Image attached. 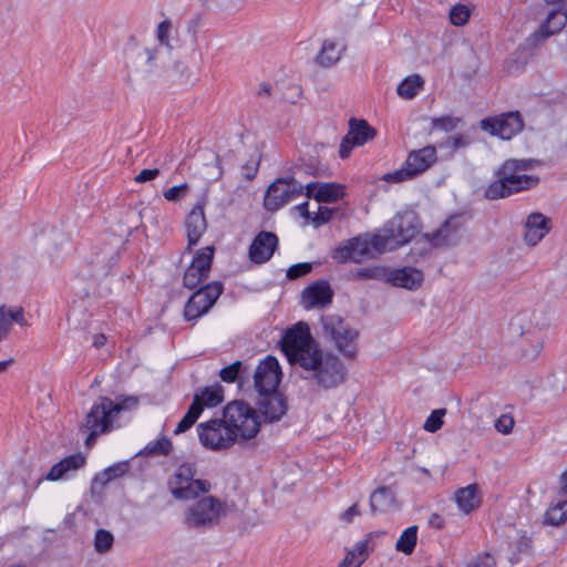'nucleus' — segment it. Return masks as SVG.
<instances>
[{"instance_id": "nucleus-1", "label": "nucleus", "mask_w": 567, "mask_h": 567, "mask_svg": "<svg viewBox=\"0 0 567 567\" xmlns=\"http://www.w3.org/2000/svg\"><path fill=\"white\" fill-rule=\"evenodd\" d=\"M538 165L539 161L532 158L506 159L496 169V179L485 188V198L502 199L535 187L539 183V177L527 172Z\"/></svg>"}, {"instance_id": "nucleus-2", "label": "nucleus", "mask_w": 567, "mask_h": 567, "mask_svg": "<svg viewBox=\"0 0 567 567\" xmlns=\"http://www.w3.org/2000/svg\"><path fill=\"white\" fill-rule=\"evenodd\" d=\"M302 361V378L321 390L336 389L347 380V368L333 353L319 350L316 355Z\"/></svg>"}, {"instance_id": "nucleus-3", "label": "nucleus", "mask_w": 567, "mask_h": 567, "mask_svg": "<svg viewBox=\"0 0 567 567\" xmlns=\"http://www.w3.org/2000/svg\"><path fill=\"white\" fill-rule=\"evenodd\" d=\"M420 230V221L412 210L398 213L384 227L372 236L377 252L394 250L412 240Z\"/></svg>"}, {"instance_id": "nucleus-4", "label": "nucleus", "mask_w": 567, "mask_h": 567, "mask_svg": "<svg viewBox=\"0 0 567 567\" xmlns=\"http://www.w3.org/2000/svg\"><path fill=\"white\" fill-rule=\"evenodd\" d=\"M138 400L135 396H127L118 402H113L110 398H100L86 414L83 427L89 431L85 445L94 444L96 437L109 432L113 426V419L124 410L135 408Z\"/></svg>"}, {"instance_id": "nucleus-5", "label": "nucleus", "mask_w": 567, "mask_h": 567, "mask_svg": "<svg viewBox=\"0 0 567 567\" xmlns=\"http://www.w3.org/2000/svg\"><path fill=\"white\" fill-rule=\"evenodd\" d=\"M280 348L289 363L302 369V360L312 358L319 352V347L310 333L306 322H298L286 330L280 341Z\"/></svg>"}, {"instance_id": "nucleus-6", "label": "nucleus", "mask_w": 567, "mask_h": 567, "mask_svg": "<svg viewBox=\"0 0 567 567\" xmlns=\"http://www.w3.org/2000/svg\"><path fill=\"white\" fill-rule=\"evenodd\" d=\"M322 331L341 355L347 360H355L358 357V339L360 332L349 322L336 315L321 318Z\"/></svg>"}, {"instance_id": "nucleus-7", "label": "nucleus", "mask_w": 567, "mask_h": 567, "mask_svg": "<svg viewBox=\"0 0 567 567\" xmlns=\"http://www.w3.org/2000/svg\"><path fill=\"white\" fill-rule=\"evenodd\" d=\"M223 420L234 430L236 440L240 443L254 439L260 430L256 411L241 401L228 403L224 409Z\"/></svg>"}, {"instance_id": "nucleus-8", "label": "nucleus", "mask_w": 567, "mask_h": 567, "mask_svg": "<svg viewBox=\"0 0 567 567\" xmlns=\"http://www.w3.org/2000/svg\"><path fill=\"white\" fill-rule=\"evenodd\" d=\"M194 463L181 464L167 482V487L174 498L189 501L210 491V483L206 480H196Z\"/></svg>"}, {"instance_id": "nucleus-9", "label": "nucleus", "mask_w": 567, "mask_h": 567, "mask_svg": "<svg viewBox=\"0 0 567 567\" xmlns=\"http://www.w3.org/2000/svg\"><path fill=\"white\" fill-rule=\"evenodd\" d=\"M225 515L226 506L220 499L205 496L187 508L184 523L188 528L207 529L218 525Z\"/></svg>"}, {"instance_id": "nucleus-10", "label": "nucleus", "mask_w": 567, "mask_h": 567, "mask_svg": "<svg viewBox=\"0 0 567 567\" xmlns=\"http://www.w3.org/2000/svg\"><path fill=\"white\" fill-rule=\"evenodd\" d=\"M436 148L433 145L411 151L403 166L400 169L385 174L383 181L401 183L413 179L429 169L436 162Z\"/></svg>"}, {"instance_id": "nucleus-11", "label": "nucleus", "mask_w": 567, "mask_h": 567, "mask_svg": "<svg viewBox=\"0 0 567 567\" xmlns=\"http://www.w3.org/2000/svg\"><path fill=\"white\" fill-rule=\"evenodd\" d=\"M197 433L202 445L210 451L228 450L237 442L236 433L223 419H212L198 424Z\"/></svg>"}, {"instance_id": "nucleus-12", "label": "nucleus", "mask_w": 567, "mask_h": 567, "mask_svg": "<svg viewBox=\"0 0 567 567\" xmlns=\"http://www.w3.org/2000/svg\"><path fill=\"white\" fill-rule=\"evenodd\" d=\"M305 186L295 178H277L271 183L264 198V206L269 212H276L287 203L301 196Z\"/></svg>"}, {"instance_id": "nucleus-13", "label": "nucleus", "mask_w": 567, "mask_h": 567, "mask_svg": "<svg viewBox=\"0 0 567 567\" xmlns=\"http://www.w3.org/2000/svg\"><path fill=\"white\" fill-rule=\"evenodd\" d=\"M224 287L219 281H213L196 290L187 300L184 308L186 320H196L207 313L223 293Z\"/></svg>"}, {"instance_id": "nucleus-14", "label": "nucleus", "mask_w": 567, "mask_h": 567, "mask_svg": "<svg viewBox=\"0 0 567 567\" xmlns=\"http://www.w3.org/2000/svg\"><path fill=\"white\" fill-rule=\"evenodd\" d=\"M371 249H373L372 236L359 235L341 243L333 249L331 257L341 264L347 261L359 264L371 257Z\"/></svg>"}, {"instance_id": "nucleus-15", "label": "nucleus", "mask_w": 567, "mask_h": 567, "mask_svg": "<svg viewBox=\"0 0 567 567\" xmlns=\"http://www.w3.org/2000/svg\"><path fill=\"white\" fill-rule=\"evenodd\" d=\"M214 254V246H206L197 250L184 274L183 285L185 288L195 289L203 280L208 278Z\"/></svg>"}, {"instance_id": "nucleus-16", "label": "nucleus", "mask_w": 567, "mask_h": 567, "mask_svg": "<svg viewBox=\"0 0 567 567\" xmlns=\"http://www.w3.org/2000/svg\"><path fill=\"white\" fill-rule=\"evenodd\" d=\"M480 125L483 131L489 132L492 135L502 140H511L523 130L524 122L519 112L515 111L484 118Z\"/></svg>"}, {"instance_id": "nucleus-17", "label": "nucleus", "mask_w": 567, "mask_h": 567, "mask_svg": "<svg viewBox=\"0 0 567 567\" xmlns=\"http://www.w3.org/2000/svg\"><path fill=\"white\" fill-rule=\"evenodd\" d=\"M375 134V130L365 120L351 117L349 120V131L340 143V157H349L353 147L364 145L373 140Z\"/></svg>"}, {"instance_id": "nucleus-18", "label": "nucleus", "mask_w": 567, "mask_h": 567, "mask_svg": "<svg viewBox=\"0 0 567 567\" xmlns=\"http://www.w3.org/2000/svg\"><path fill=\"white\" fill-rule=\"evenodd\" d=\"M281 379V370L278 360L268 355L262 360L255 371V389L258 394H268L277 391Z\"/></svg>"}, {"instance_id": "nucleus-19", "label": "nucleus", "mask_w": 567, "mask_h": 567, "mask_svg": "<svg viewBox=\"0 0 567 567\" xmlns=\"http://www.w3.org/2000/svg\"><path fill=\"white\" fill-rule=\"evenodd\" d=\"M463 228L461 216L454 215L447 218L439 229L427 234L426 237L434 247H447L461 240Z\"/></svg>"}, {"instance_id": "nucleus-20", "label": "nucleus", "mask_w": 567, "mask_h": 567, "mask_svg": "<svg viewBox=\"0 0 567 567\" xmlns=\"http://www.w3.org/2000/svg\"><path fill=\"white\" fill-rule=\"evenodd\" d=\"M278 247V237L275 233L262 230L256 235L249 246V259L257 265L265 264Z\"/></svg>"}, {"instance_id": "nucleus-21", "label": "nucleus", "mask_w": 567, "mask_h": 567, "mask_svg": "<svg viewBox=\"0 0 567 567\" xmlns=\"http://www.w3.org/2000/svg\"><path fill=\"white\" fill-rule=\"evenodd\" d=\"M333 291L330 285L324 281H316L306 287L301 293V305L306 309L326 308L332 302Z\"/></svg>"}, {"instance_id": "nucleus-22", "label": "nucleus", "mask_w": 567, "mask_h": 567, "mask_svg": "<svg viewBox=\"0 0 567 567\" xmlns=\"http://www.w3.org/2000/svg\"><path fill=\"white\" fill-rule=\"evenodd\" d=\"M207 226L204 205H195L185 219V229L187 235L186 250L190 251L192 248L199 243L202 236L207 229Z\"/></svg>"}, {"instance_id": "nucleus-23", "label": "nucleus", "mask_w": 567, "mask_h": 567, "mask_svg": "<svg viewBox=\"0 0 567 567\" xmlns=\"http://www.w3.org/2000/svg\"><path fill=\"white\" fill-rule=\"evenodd\" d=\"M257 406L267 422L278 421L287 412L286 399L278 391L259 394Z\"/></svg>"}, {"instance_id": "nucleus-24", "label": "nucleus", "mask_w": 567, "mask_h": 567, "mask_svg": "<svg viewBox=\"0 0 567 567\" xmlns=\"http://www.w3.org/2000/svg\"><path fill=\"white\" fill-rule=\"evenodd\" d=\"M306 196L313 197L318 203H336L346 195V186L337 183H308Z\"/></svg>"}, {"instance_id": "nucleus-25", "label": "nucleus", "mask_w": 567, "mask_h": 567, "mask_svg": "<svg viewBox=\"0 0 567 567\" xmlns=\"http://www.w3.org/2000/svg\"><path fill=\"white\" fill-rule=\"evenodd\" d=\"M385 280L394 287L415 290L422 286L424 275L414 267H403L386 274Z\"/></svg>"}, {"instance_id": "nucleus-26", "label": "nucleus", "mask_w": 567, "mask_h": 567, "mask_svg": "<svg viewBox=\"0 0 567 567\" xmlns=\"http://www.w3.org/2000/svg\"><path fill=\"white\" fill-rule=\"evenodd\" d=\"M524 240L528 246L537 245L550 230V219L540 213H532L525 223Z\"/></svg>"}, {"instance_id": "nucleus-27", "label": "nucleus", "mask_w": 567, "mask_h": 567, "mask_svg": "<svg viewBox=\"0 0 567 567\" xmlns=\"http://www.w3.org/2000/svg\"><path fill=\"white\" fill-rule=\"evenodd\" d=\"M85 465V456L81 453L69 455L55 463L45 475V478L55 482L66 478L70 473L76 472Z\"/></svg>"}, {"instance_id": "nucleus-28", "label": "nucleus", "mask_w": 567, "mask_h": 567, "mask_svg": "<svg viewBox=\"0 0 567 567\" xmlns=\"http://www.w3.org/2000/svg\"><path fill=\"white\" fill-rule=\"evenodd\" d=\"M567 23V17L560 9L551 10L547 19L540 24L539 29L534 33L536 39H548L559 33Z\"/></svg>"}, {"instance_id": "nucleus-29", "label": "nucleus", "mask_w": 567, "mask_h": 567, "mask_svg": "<svg viewBox=\"0 0 567 567\" xmlns=\"http://www.w3.org/2000/svg\"><path fill=\"white\" fill-rule=\"evenodd\" d=\"M477 485L471 484L455 492L454 499L463 514H471L481 506V498L477 495Z\"/></svg>"}, {"instance_id": "nucleus-30", "label": "nucleus", "mask_w": 567, "mask_h": 567, "mask_svg": "<svg viewBox=\"0 0 567 567\" xmlns=\"http://www.w3.org/2000/svg\"><path fill=\"white\" fill-rule=\"evenodd\" d=\"M344 44L336 41L327 40L317 56V62L321 66L329 68L337 63L344 50Z\"/></svg>"}, {"instance_id": "nucleus-31", "label": "nucleus", "mask_w": 567, "mask_h": 567, "mask_svg": "<svg viewBox=\"0 0 567 567\" xmlns=\"http://www.w3.org/2000/svg\"><path fill=\"white\" fill-rule=\"evenodd\" d=\"M394 494L389 487H380L370 496V508L373 513L386 512L394 506Z\"/></svg>"}, {"instance_id": "nucleus-32", "label": "nucleus", "mask_w": 567, "mask_h": 567, "mask_svg": "<svg viewBox=\"0 0 567 567\" xmlns=\"http://www.w3.org/2000/svg\"><path fill=\"white\" fill-rule=\"evenodd\" d=\"M567 522V497L553 504L544 514V524L560 526Z\"/></svg>"}, {"instance_id": "nucleus-33", "label": "nucleus", "mask_w": 567, "mask_h": 567, "mask_svg": "<svg viewBox=\"0 0 567 567\" xmlns=\"http://www.w3.org/2000/svg\"><path fill=\"white\" fill-rule=\"evenodd\" d=\"M371 534L365 539L358 542L352 549H350L343 561L351 565V567H360L369 556V542Z\"/></svg>"}, {"instance_id": "nucleus-34", "label": "nucleus", "mask_w": 567, "mask_h": 567, "mask_svg": "<svg viewBox=\"0 0 567 567\" xmlns=\"http://www.w3.org/2000/svg\"><path fill=\"white\" fill-rule=\"evenodd\" d=\"M194 399H199L202 411L204 408H215L223 401V388L220 385L204 388L195 394Z\"/></svg>"}, {"instance_id": "nucleus-35", "label": "nucleus", "mask_w": 567, "mask_h": 567, "mask_svg": "<svg viewBox=\"0 0 567 567\" xmlns=\"http://www.w3.org/2000/svg\"><path fill=\"white\" fill-rule=\"evenodd\" d=\"M424 80L419 74L405 78L396 89L398 94L406 100L413 99L423 87Z\"/></svg>"}, {"instance_id": "nucleus-36", "label": "nucleus", "mask_w": 567, "mask_h": 567, "mask_svg": "<svg viewBox=\"0 0 567 567\" xmlns=\"http://www.w3.org/2000/svg\"><path fill=\"white\" fill-rule=\"evenodd\" d=\"M128 470H130L128 462H120V463L109 466L103 472L99 473L95 476L94 481L96 483H100L101 485H106L111 481L124 476L128 472Z\"/></svg>"}, {"instance_id": "nucleus-37", "label": "nucleus", "mask_w": 567, "mask_h": 567, "mask_svg": "<svg viewBox=\"0 0 567 567\" xmlns=\"http://www.w3.org/2000/svg\"><path fill=\"white\" fill-rule=\"evenodd\" d=\"M202 414L199 399H194L184 417L177 424L174 434H181L189 430Z\"/></svg>"}, {"instance_id": "nucleus-38", "label": "nucleus", "mask_w": 567, "mask_h": 567, "mask_svg": "<svg viewBox=\"0 0 567 567\" xmlns=\"http://www.w3.org/2000/svg\"><path fill=\"white\" fill-rule=\"evenodd\" d=\"M417 540V527L410 526L403 530L401 536L399 537L395 549L405 555H410L413 553Z\"/></svg>"}, {"instance_id": "nucleus-39", "label": "nucleus", "mask_w": 567, "mask_h": 567, "mask_svg": "<svg viewBox=\"0 0 567 567\" xmlns=\"http://www.w3.org/2000/svg\"><path fill=\"white\" fill-rule=\"evenodd\" d=\"M544 341L539 338L530 340L529 342H523L520 348V359L525 362L534 361L542 352Z\"/></svg>"}, {"instance_id": "nucleus-40", "label": "nucleus", "mask_w": 567, "mask_h": 567, "mask_svg": "<svg viewBox=\"0 0 567 567\" xmlns=\"http://www.w3.org/2000/svg\"><path fill=\"white\" fill-rule=\"evenodd\" d=\"M114 536L106 529H97L94 536V548L99 554L107 553L112 549Z\"/></svg>"}, {"instance_id": "nucleus-41", "label": "nucleus", "mask_w": 567, "mask_h": 567, "mask_svg": "<svg viewBox=\"0 0 567 567\" xmlns=\"http://www.w3.org/2000/svg\"><path fill=\"white\" fill-rule=\"evenodd\" d=\"M173 449V444L169 439L162 437L154 442H150L145 449L144 453L147 455H168Z\"/></svg>"}, {"instance_id": "nucleus-42", "label": "nucleus", "mask_w": 567, "mask_h": 567, "mask_svg": "<svg viewBox=\"0 0 567 567\" xmlns=\"http://www.w3.org/2000/svg\"><path fill=\"white\" fill-rule=\"evenodd\" d=\"M461 123V118L452 115H444L441 117H434L431 121V128L443 132H451L457 127Z\"/></svg>"}, {"instance_id": "nucleus-43", "label": "nucleus", "mask_w": 567, "mask_h": 567, "mask_svg": "<svg viewBox=\"0 0 567 567\" xmlns=\"http://www.w3.org/2000/svg\"><path fill=\"white\" fill-rule=\"evenodd\" d=\"M172 28V22L169 20H164L157 25L156 30V38L159 45L165 48L168 52H171L174 48L169 38Z\"/></svg>"}, {"instance_id": "nucleus-44", "label": "nucleus", "mask_w": 567, "mask_h": 567, "mask_svg": "<svg viewBox=\"0 0 567 567\" xmlns=\"http://www.w3.org/2000/svg\"><path fill=\"white\" fill-rule=\"evenodd\" d=\"M446 415V409H436L431 412L424 422L423 429L427 432L435 433L443 425V419Z\"/></svg>"}, {"instance_id": "nucleus-45", "label": "nucleus", "mask_w": 567, "mask_h": 567, "mask_svg": "<svg viewBox=\"0 0 567 567\" xmlns=\"http://www.w3.org/2000/svg\"><path fill=\"white\" fill-rule=\"evenodd\" d=\"M470 19V9L464 4H455L450 10V21L453 25H464Z\"/></svg>"}, {"instance_id": "nucleus-46", "label": "nucleus", "mask_w": 567, "mask_h": 567, "mask_svg": "<svg viewBox=\"0 0 567 567\" xmlns=\"http://www.w3.org/2000/svg\"><path fill=\"white\" fill-rule=\"evenodd\" d=\"M355 279L368 280V279H383L386 278V272L383 268L378 266L359 268L353 274Z\"/></svg>"}, {"instance_id": "nucleus-47", "label": "nucleus", "mask_w": 567, "mask_h": 567, "mask_svg": "<svg viewBox=\"0 0 567 567\" xmlns=\"http://www.w3.org/2000/svg\"><path fill=\"white\" fill-rule=\"evenodd\" d=\"M0 310L3 311L4 319H7V321L10 324H12L13 322L19 323L20 326L25 324L23 308H21V307L8 308L7 306L2 305L0 307Z\"/></svg>"}, {"instance_id": "nucleus-48", "label": "nucleus", "mask_w": 567, "mask_h": 567, "mask_svg": "<svg viewBox=\"0 0 567 567\" xmlns=\"http://www.w3.org/2000/svg\"><path fill=\"white\" fill-rule=\"evenodd\" d=\"M311 269L312 264L310 262L296 264L288 268L286 276L290 280H296L308 275L311 271Z\"/></svg>"}, {"instance_id": "nucleus-49", "label": "nucleus", "mask_w": 567, "mask_h": 567, "mask_svg": "<svg viewBox=\"0 0 567 567\" xmlns=\"http://www.w3.org/2000/svg\"><path fill=\"white\" fill-rule=\"evenodd\" d=\"M240 368H241V362L236 361V362L231 363L230 365L223 368L219 372V377L224 382L231 383L237 379V377L240 372Z\"/></svg>"}, {"instance_id": "nucleus-50", "label": "nucleus", "mask_w": 567, "mask_h": 567, "mask_svg": "<svg viewBox=\"0 0 567 567\" xmlns=\"http://www.w3.org/2000/svg\"><path fill=\"white\" fill-rule=\"evenodd\" d=\"M336 209L319 206L318 212L311 217V220L316 227L321 226L331 220Z\"/></svg>"}, {"instance_id": "nucleus-51", "label": "nucleus", "mask_w": 567, "mask_h": 567, "mask_svg": "<svg viewBox=\"0 0 567 567\" xmlns=\"http://www.w3.org/2000/svg\"><path fill=\"white\" fill-rule=\"evenodd\" d=\"M187 188L188 185L186 183L173 186L164 192V198L168 202H177L185 195Z\"/></svg>"}, {"instance_id": "nucleus-52", "label": "nucleus", "mask_w": 567, "mask_h": 567, "mask_svg": "<svg viewBox=\"0 0 567 567\" xmlns=\"http://www.w3.org/2000/svg\"><path fill=\"white\" fill-rule=\"evenodd\" d=\"M514 427V420L509 415H501L495 422V429L503 433L508 434Z\"/></svg>"}, {"instance_id": "nucleus-53", "label": "nucleus", "mask_w": 567, "mask_h": 567, "mask_svg": "<svg viewBox=\"0 0 567 567\" xmlns=\"http://www.w3.org/2000/svg\"><path fill=\"white\" fill-rule=\"evenodd\" d=\"M467 567H495V560L489 554L480 555Z\"/></svg>"}, {"instance_id": "nucleus-54", "label": "nucleus", "mask_w": 567, "mask_h": 567, "mask_svg": "<svg viewBox=\"0 0 567 567\" xmlns=\"http://www.w3.org/2000/svg\"><path fill=\"white\" fill-rule=\"evenodd\" d=\"M532 321L536 327L546 328L551 322V316L549 313H544L543 316V312L535 311Z\"/></svg>"}, {"instance_id": "nucleus-55", "label": "nucleus", "mask_w": 567, "mask_h": 567, "mask_svg": "<svg viewBox=\"0 0 567 567\" xmlns=\"http://www.w3.org/2000/svg\"><path fill=\"white\" fill-rule=\"evenodd\" d=\"M159 169L153 168V169H143L140 174H137L134 177V181L136 183H146L148 181H152L156 178L159 175Z\"/></svg>"}, {"instance_id": "nucleus-56", "label": "nucleus", "mask_w": 567, "mask_h": 567, "mask_svg": "<svg viewBox=\"0 0 567 567\" xmlns=\"http://www.w3.org/2000/svg\"><path fill=\"white\" fill-rule=\"evenodd\" d=\"M241 171H243V175L245 176L246 179H248V181L252 179L258 172V162L246 163L241 167Z\"/></svg>"}, {"instance_id": "nucleus-57", "label": "nucleus", "mask_w": 567, "mask_h": 567, "mask_svg": "<svg viewBox=\"0 0 567 567\" xmlns=\"http://www.w3.org/2000/svg\"><path fill=\"white\" fill-rule=\"evenodd\" d=\"M358 515H360L358 504H353L341 514V518L346 523H351Z\"/></svg>"}, {"instance_id": "nucleus-58", "label": "nucleus", "mask_w": 567, "mask_h": 567, "mask_svg": "<svg viewBox=\"0 0 567 567\" xmlns=\"http://www.w3.org/2000/svg\"><path fill=\"white\" fill-rule=\"evenodd\" d=\"M12 324L4 319L3 311L0 310V341L4 340L11 331Z\"/></svg>"}, {"instance_id": "nucleus-59", "label": "nucleus", "mask_w": 567, "mask_h": 567, "mask_svg": "<svg viewBox=\"0 0 567 567\" xmlns=\"http://www.w3.org/2000/svg\"><path fill=\"white\" fill-rule=\"evenodd\" d=\"M451 141H452V146L455 150L466 147L470 144L468 141L462 135L452 136Z\"/></svg>"}, {"instance_id": "nucleus-60", "label": "nucleus", "mask_w": 567, "mask_h": 567, "mask_svg": "<svg viewBox=\"0 0 567 567\" xmlns=\"http://www.w3.org/2000/svg\"><path fill=\"white\" fill-rule=\"evenodd\" d=\"M214 163H215V172L210 175L212 178L218 179L223 175V169L220 166V159L218 155H214Z\"/></svg>"}, {"instance_id": "nucleus-61", "label": "nucleus", "mask_w": 567, "mask_h": 567, "mask_svg": "<svg viewBox=\"0 0 567 567\" xmlns=\"http://www.w3.org/2000/svg\"><path fill=\"white\" fill-rule=\"evenodd\" d=\"M296 210L306 219L310 218V213L308 210V202H303L296 206Z\"/></svg>"}, {"instance_id": "nucleus-62", "label": "nucleus", "mask_w": 567, "mask_h": 567, "mask_svg": "<svg viewBox=\"0 0 567 567\" xmlns=\"http://www.w3.org/2000/svg\"><path fill=\"white\" fill-rule=\"evenodd\" d=\"M106 342V337L103 333H97L93 338V346L95 348H101Z\"/></svg>"}, {"instance_id": "nucleus-63", "label": "nucleus", "mask_w": 567, "mask_h": 567, "mask_svg": "<svg viewBox=\"0 0 567 567\" xmlns=\"http://www.w3.org/2000/svg\"><path fill=\"white\" fill-rule=\"evenodd\" d=\"M561 483V493L567 497V470L561 474L560 477Z\"/></svg>"}, {"instance_id": "nucleus-64", "label": "nucleus", "mask_w": 567, "mask_h": 567, "mask_svg": "<svg viewBox=\"0 0 567 567\" xmlns=\"http://www.w3.org/2000/svg\"><path fill=\"white\" fill-rule=\"evenodd\" d=\"M144 53L146 55V61L151 63L155 60L157 50L145 49Z\"/></svg>"}]
</instances>
